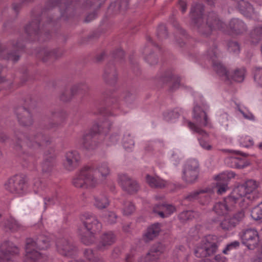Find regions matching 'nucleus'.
<instances>
[{
    "label": "nucleus",
    "instance_id": "f257e3e1",
    "mask_svg": "<svg viewBox=\"0 0 262 262\" xmlns=\"http://www.w3.org/2000/svg\"><path fill=\"white\" fill-rule=\"evenodd\" d=\"M51 138L45 135L41 132H36L30 135H27L22 132L15 133L14 141L12 144L13 148L24 161L33 160L34 154L32 152L26 151L24 149V146L27 147L32 151H38L45 146H47L51 143Z\"/></svg>",
    "mask_w": 262,
    "mask_h": 262
},
{
    "label": "nucleus",
    "instance_id": "f03ea898",
    "mask_svg": "<svg viewBox=\"0 0 262 262\" xmlns=\"http://www.w3.org/2000/svg\"><path fill=\"white\" fill-rule=\"evenodd\" d=\"M204 6L200 3H193L189 13L191 24L203 37H208L213 30H223L225 24L214 12H209L206 17L203 15Z\"/></svg>",
    "mask_w": 262,
    "mask_h": 262
},
{
    "label": "nucleus",
    "instance_id": "7ed1b4c3",
    "mask_svg": "<svg viewBox=\"0 0 262 262\" xmlns=\"http://www.w3.org/2000/svg\"><path fill=\"white\" fill-rule=\"evenodd\" d=\"M111 170L106 162H102L96 166H85L81 168L74 178L73 184L78 188H93L110 174Z\"/></svg>",
    "mask_w": 262,
    "mask_h": 262
},
{
    "label": "nucleus",
    "instance_id": "20e7f679",
    "mask_svg": "<svg viewBox=\"0 0 262 262\" xmlns=\"http://www.w3.org/2000/svg\"><path fill=\"white\" fill-rule=\"evenodd\" d=\"M49 238L39 235L35 239L28 238L26 239L25 262H37L42 258V254L40 250L47 249L50 245Z\"/></svg>",
    "mask_w": 262,
    "mask_h": 262
},
{
    "label": "nucleus",
    "instance_id": "39448f33",
    "mask_svg": "<svg viewBox=\"0 0 262 262\" xmlns=\"http://www.w3.org/2000/svg\"><path fill=\"white\" fill-rule=\"evenodd\" d=\"M257 186L256 181L248 180L232 191L233 196L237 198L239 206L246 207L258 197L256 192Z\"/></svg>",
    "mask_w": 262,
    "mask_h": 262
},
{
    "label": "nucleus",
    "instance_id": "423d86ee",
    "mask_svg": "<svg viewBox=\"0 0 262 262\" xmlns=\"http://www.w3.org/2000/svg\"><path fill=\"white\" fill-rule=\"evenodd\" d=\"M193 118L195 123H192L184 118V124L187 125L194 133L205 137H207V133L201 126H210V122L206 113L203 111L198 105H195L193 110Z\"/></svg>",
    "mask_w": 262,
    "mask_h": 262
},
{
    "label": "nucleus",
    "instance_id": "0eeeda50",
    "mask_svg": "<svg viewBox=\"0 0 262 262\" xmlns=\"http://www.w3.org/2000/svg\"><path fill=\"white\" fill-rule=\"evenodd\" d=\"M205 57L211 62L213 70L219 76L225 79H229V74L226 67L218 60V50L214 42H212V48L207 50Z\"/></svg>",
    "mask_w": 262,
    "mask_h": 262
},
{
    "label": "nucleus",
    "instance_id": "6e6552de",
    "mask_svg": "<svg viewBox=\"0 0 262 262\" xmlns=\"http://www.w3.org/2000/svg\"><path fill=\"white\" fill-rule=\"evenodd\" d=\"M215 236L209 235L202 241L200 246L196 247L194 254L198 257H204L215 253L218 248Z\"/></svg>",
    "mask_w": 262,
    "mask_h": 262
},
{
    "label": "nucleus",
    "instance_id": "1a4fd4ad",
    "mask_svg": "<svg viewBox=\"0 0 262 262\" xmlns=\"http://www.w3.org/2000/svg\"><path fill=\"white\" fill-rule=\"evenodd\" d=\"M199 174V163L194 159L188 160L183 166L182 179L187 184L195 183Z\"/></svg>",
    "mask_w": 262,
    "mask_h": 262
},
{
    "label": "nucleus",
    "instance_id": "9d476101",
    "mask_svg": "<svg viewBox=\"0 0 262 262\" xmlns=\"http://www.w3.org/2000/svg\"><path fill=\"white\" fill-rule=\"evenodd\" d=\"M5 188L11 193L21 195L27 188L26 179L21 175L15 176L8 181L5 184Z\"/></svg>",
    "mask_w": 262,
    "mask_h": 262
},
{
    "label": "nucleus",
    "instance_id": "9b49d317",
    "mask_svg": "<svg viewBox=\"0 0 262 262\" xmlns=\"http://www.w3.org/2000/svg\"><path fill=\"white\" fill-rule=\"evenodd\" d=\"M242 243L249 249L253 250L257 246L259 236L256 230L254 228L243 229L239 233Z\"/></svg>",
    "mask_w": 262,
    "mask_h": 262
},
{
    "label": "nucleus",
    "instance_id": "f8f14e48",
    "mask_svg": "<svg viewBox=\"0 0 262 262\" xmlns=\"http://www.w3.org/2000/svg\"><path fill=\"white\" fill-rule=\"evenodd\" d=\"M233 195L231 192L222 202L215 204L213 208L215 213L219 215H223L232 211L235 204H238L237 198Z\"/></svg>",
    "mask_w": 262,
    "mask_h": 262
},
{
    "label": "nucleus",
    "instance_id": "ddd939ff",
    "mask_svg": "<svg viewBox=\"0 0 262 262\" xmlns=\"http://www.w3.org/2000/svg\"><path fill=\"white\" fill-rule=\"evenodd\" d=\"M56 246L57 252L64 256L73 257L77 253L76 246L72 241L67 238L58 239L56 243Z\"/></svg>",
    "mask_w": 262,
    "mask_h": 262
},
{
    "label": "nucleus",
    "instance_id": "4468645a",
    "mask_svg": "<svg viewBox=\"0 0 262 262\" xmlns=\"http://www.w3.org/2000/svg\"><path fill=\"white\" fill-rule=\"evenodd\" d=\"M0 252L2 259L4 261L13 262L15 257L19 254V249L14 244L9 241L3 242L0 246Z\"/></svg>",
    "mask_w": 262,
    "mask_h": 262
},
{
    "label": "nucleus",
    "instance_id": "2eb2a0df",
    "mask_svg": "<svg viewBox=\"0 0 262 262\" xmlns=\"http://www.w3.org/2000/svg\"><path fill=\"white\" fill-rule=\"evenodd\" d=\"M81 221L85 229L90 233H96L100 231L102 225L96 216L93 214L85 212L81 215Z\"/></svg>",
    "mask_w": 262,
    "mask_h": 262
},
{
    "label": "nucleus",
    "instance_id": "dca6fc26",
    "mask_svg": "<svg viewBox=\"0 0 262 262\" xmlns=\"http://www.w3.org/2000/svg\"><path fill=\"white\" fill-rule=\"evenodd\" d=\"M118 181L122 189L129 194L136 193L139 189L137 181L126 174H118Z\"/></svg>",
    "mask_w": 262,
    "mask_h": 262
},
{
    "label": "nucleus",
    "instance_id": "f3484780",
    "mask_svg": "<svg viewBox=\"0 0 262 262\" xmlns=\"http://www.w3.org/2000/svg\"><path fill=\"white\" fill-rule=\"evenodd\" d=\"M56 155L53 149L45 152L41 164L42 172L46 176H50L56 166Z\"/></svg>",
    "mask_w": 262,
    "mask_h": 262
},
{
    "label": "nucleus",
    "instance_id": "a211bd4d",
    "mask_svg": "<svg viewBox=\"0 0 262 262\" xmlns=\"http://www.w3.org/2000/svg\"><path fill=\"white\" fill-rule=\"evenodd\" d=\"M96 139V132L93 130L85 132L79 140L78 143L81 147L85 149L93 150L98 146Z\"/></svg>",
    "mask_w": 262,
    "mask_h": 262
},
{
    "label": "nucleus",
    "instance_id": "6ab92c4d",
    "mask_svg": "<svg viewBox=\"0 0 262 262\" xmlns=\"http://www.w3.org/2000/svg\"><path fill=\"white\" fill-rule=\"evenodd\" d=\"M63 54L62 51L58 48L51 49L48 47L41 49L38 53V58L43 62L52 61L60 57Z\"/></svg>",
    "mask_w": 262,
    "mask_h": 262
},
{
    "label": "nucleus",
    "instance_id": "aec40b11",
    "mask_svg": "<svg viewBox=\"0 0 262 262\" xmlns=\"http://www.w3.org/2000/svg\"><path fill=\"white\" fill-rule=\"evenodd\" d=\"M116 239V235L112 231L105 232L100 236L96 248L99 251H104L114 244Z\"/></svg>",
    "mask_w": 262,
    "mask_h": 262
},
{
    "label": "nucleus",
    "instance_id": "412c9836",
    "mask_svg": "<svg viewBox=\"0 0 262 262\" xmlns=\"http://www.w3.org/2000/svg\"><path fill=\"white\" fill-rule=\"evenodd\" d=\"M80 160V156L76 150H71L65 154V159L63 161L64 168L72 171L76 168L79 165Z\"/></svg>",
    "mask_w": 262,
    "mask_h": 262
},
{
    "label": "nucleus",
    "instance_id": "4be33fe9",
    "mask_svg": "<svg viewBox=\"0 0 262 262\" xmlns=\"http://www.w3.org/2000/svg\"><path fill=\"white\" fill-rule=\"evenodd\" d=\"M147 43L144 46L142 50V54L144 55V60L150 65H154L158 62V59L156 55L151 53L153 48H158L151 39L150 38H147Z\"/></svg>",
    "mask_w": 262,
    "mask_h": 262
},
{
    "label": "nucleus",
    "instance_id": "5701e85b",
    "mask_svg": "<svg viewBox=\"0 0 262 262\" xmlns=\"http://www.w3.org/2000/svg\"><path fill=\"white\" fill-rule=\"evenodd\" d=\"M74 0H59V1H50L47 4L49 8L54 7L57 5L61 12V16L63 17H68L73 10L72 4Z\"/></svg>",
    "mask_w": 262,
    "mask_h": 262
},
{
    "label": "nucleus",
    "instance_id": "b1692460",
    "mask_svg": "<svg viewBox=\"0 0 262 262\" xmlns=\"http://www.w3.org/2000/svg\"><path fill=\"white\" fill-rule=\"evenodd\" d=\"M20 124L24 126H30L33 123L32 116L30 111L23 106H19L15 110Z\"/></svg>",
    "mask_w": 262,
    "mask_h": 262
},
{
    "label": "nucleus",
    "instance_id": "393cba45",
    "mask_svg": "<svg viewBox=\"0 0 262 262\" xmlns=\"http://www.w3.org/2000/svg\"><path fill=\"white\" fill-rule=\"evenodd\" d=\"M40 18L37 17L35 19L32 20L26 27L25 32L28 36L33 38L32 40L38 39L42 40L41 39V34L42 33L39 26Z\"/></svg>",
    "mask_w": 262,
    "mask_h": 262
},
{
    "label": "nucleus",
    "instance_id": "a878e982",
    "mask_svg": "<svg viewBox=\"0 0 262 262\" xmlns=\"http://www.w3.org/2000/svg\"><path fill=\"white\" fill-rule=\"evenodd\" d=\"M235 174L232 172H226L216 177L217 180L216 182L217 192L219 194L224 193L228 189V183L229 180L233 178Z\"/></svg>",
    "mask_w": 262,
    "mask_h": 262
},
{
    "label": "nucleus",
    "instance_id": "bb28decb",
    "mask_svg": "<svg viewBox=\"0 0 262 262\" xmlns=\"http://www.w3.org/2000/svg\"><path fill=\"white\" fill-rule=\"evenodd\" d=\"M162 244L158 243L154 245L144 257H141L138 262H156L160 254L163 252Z\"/></svg>",
    "mask_w": 262,
    "mask_h": 262
},
{
    "label": "nucleus",
    "instance_id": "cd10ccee",
    "mask_svg": "<svg viewBox=\"0 0 262 262\" xmlns=\"http://www.w3.org/2000/svg\"><path fill=\"white\" fill-rule=\"evenodd\" d=\"M103 78L106 83L110 85H114L117 82L118 74L115 66L108 63L105 68Z\"/></svg>",
    "mask_w": 262,
    "mask_h": 262
},
{
    "label": "nucleus",
    "instance_id": "c85d7f7f",
    "mask_svg": "<svg viewBox=\"0 0 262 262\" xmlns=\"http://www.w3.org/2000/svg\"><path fill=\"white\" fill-rule=\"evenodd\" d=\"M176 211V209L174 206L168 204L157 205L153 209V211L162 218L169 217Z\"/></svg>",
    "mask_w": 262,
    "mask_h": 262
},
{
    "label": "nucleus",
    "instance_id": "c756f323",
    "mask_svg": "<svg viewBox=\"0 0 262 262\" xmlns=\"http://www.w3.org/2000/svg\"><path fill=\"white\" fill-rule=\"evenodd\" d=\"M231 33L235 35H240L246 32L247 28L245 23L241 19L234 18L231 19L228 24Z\"/></svg>",
    "mask_w": 262,
    "mask_h": 262
},
{
    "label": "nucleus",
    "instance_id": "7c9ffc66",
    "mask_svg": "<svg viewBox=\"0 0 262 262\" xmlns=\"http://www.w3.org/2000/svg\"><path fill=\"white\" fill-rule=\"evenodd\" d=\"M62 192L59 188H56L53 190L51 196H47L44 199L45 209L51 205H60L61 202Z\"/></svg>",
    "mask_w": 262,
    "mask_h": 262
},
{
    "label": "nucleus",
    "instance_id": "2f4dec72",
    "mask_svg": "<svg viewBox=\"0 0 262 262\" xmlns=\"http://www.w3.org/2000/svg\"><path fill=\"white\" fill-rule=\"evenodd\" d=\"M212 190L209 188L200 189L192 191L184 197V199L188 201H193L202 197H205L207 201L210 199V194Z\"/></svg>",
    "mask_w": 262,
    "mask_h": 262
},
{
    "label": "nucleus",
    "instance_id": "473e14b6",
    "mask_svg": "<svg viewBox=\"0 0 262 262\" xmlns=\"http://www.w3.org/2000/svg\"><path fill=\"white\" fill-rule=\"evenodd\" d=\"M3 226L6 230H10L12 232H16L25 229L24 226L11 216L5 220Z\"/></svg>",
    "mask_w": 262,
    "mask_h": 262
},
{
    "label": "nucleus",
    "instance_id": "72a5a7b5",
    "mask_svg": "<svg viewBox=\"0 0 262 262\" xmlns=\"http://www.w3.org/2000/svg\"><path fill=\"white\" fill-rule=\"evenodd\" d=\"M163 80L170 82L169 90L170 91H174L179 87L180 79L179 77L171 71L166 72L163 77Z\"/></svg>",
    "mask_w": 262,
    "mask_h": 262
},
{
    "label": "nucleus",
    "instance_id": "f704fd0d",
    "mask_svg": "<svg viewBox=\"0 0 262 262\" xmlns=\"http://www.w3.org/2000/svg\"><path fill=\"white\" fill-rule=\"evenodd\" d=\"M107 97L106 102L108 106L111 107L110 115L116 116L119 114L117 111L120 108L119 103L116 95L111 93L106 94Z\"/></svg>",
    "mask_w": 262,
    "mask_h": 262
},
{
    "label": "nucleus",
    "instance_id": "c9c22d12",
    "mask_svg": "<svg viewBox=\"0 0 262 262\" xmlns=\"http://www.w3.org/2000/svg\"><path fill=\"white\" fill-rule=\"evenodd\" d=\"M237 7L242 13L247 17L256 15L254 9L252 6L245 0H239L237 4Z\"/></svg>",
    "mask_w": 262,
    "mask_h": 262
},
{
    "label": "nucleus",
    "instance_id": "e433bc0d",
    "mask_svg": "<svg viewBox=\"0 0 262 262\" xmlns=\"http://www.w3.org/2000/svg\"><path fill=\"white\" fill-rule=\"evenodd\" d=\"M161 230V225L155 223L149 226L144 235V239L146 242L154 239L159 234Z\"/></svg>",
    "mask_w": 262,
    "mask_h": 262
},
{
    "label": "nucleus",
    "instance_id": "4c0bfd02",
    "mask_svg": "<svg viewBox=\"0 0 262 262\" xmlns=\"http://www.w3.org/2000/svg\"><path fill=\"white\" fill-rule=\"evenodd\" d=\"M146 181L148 184L152 188H163L167 184L166 181L159 177H152L149 174L146 175Z\"/></svg>",
    "mask_w": 262,
    "mask_h": 262
},
{
    "label": "nucleus",
    "instance_id": "58836bf2",
    "mask_svg": "<svg viewBox=\"0 0 262 262\" xmlns=\"http://www.w3.org/2000/svg\"><path fill=\"white\" fill-rule=\"evenodd\" d=\"M226 162L231 167L237 169L243 168L247 165L244 159L234 157L227 158Z\"/></svg>",
    "mask_w": 262,
    "mask_h": 262
},
{
    "label": "nucleus",
    "instance_id": "ea45409f",
    "mask_svg": "<svg viewBox=\"0 0 262 262\" xmlns=\"http://www.w3.org/2000/svg\"><path fill=\"white\" fill-rule=\"evenodd\" d=\"M94 206L98 209H104L109 205L107 198L103 194L94 196Z\"/></svg>",
    "mask_w": 262,
    "mask_h": 262
},
{
    "label": "nucleus",
    "instance_id": "a19ab883",
    "mask_svg": "<svg viewBox=\"0 0 262 262\" xmlns=\"http://www.w3.org/2000/svg\"><path fill=\"white\" fill-rule=\"evenodd\" d=\"M12 46L15 50V52L8 53L7 58L8 60H12V61L15 62H17L19 59L18 51L20 50L23 49L24 46L23 45L20 44L18 41L13 42Z\"/></svg>",
    "mask_w": 262,
    "mask_h": 262
},
{
    "label": "nucleus",
    "instance_id": "79ce46f5",
    "mask_svg": "<svg viewBox=\"0 0 262 262\" xmlns=\"http://www.w3.org/2000/svg\"><path fill=\"white\" fill-rule=\"evenodd\" d=\"M262 38V25L255 27L250 34V41L253 44H256Z\"/></svg>",
    "mask_w": 262,
    "mask_h": 262
},
{
    "label": "nucleus",
    "instance_id": "37998d69",
    "mask_svg": "<svg viewBox=\"0 0 262 262\" xmlns=\"http://www.w3.org/2000/svg\"><path fill=\"white\" fill-rule=\"evenodd\" d=\"M200 214L198 212L192 210H185L181 212L179 215V219L182 222H185L187 221L191 220L195 217H198Z\"/></svg>",
    "mask_w": 262,
    "mask_h": 262
},
{
    "label": "nucleus",
    "instance_id": "c03bdc74",
    "mask_svg": "<svg viewBox=\"0 0 262 262\" xmlns=\"http://www.w3.org/2000/svg\"><path fill=\"white\" fill-rule=\"evenodd\" d=\"M89 89L88 84L85 81H82L74 85L71 88V91L72 95H75L78 93H85Z\"/></svg>",
    "mask_w": 262,
    "mask_h": 262
},
{
    "label": "nucleus",
    "instance_id": "a18cd8bd",
    "mask_svg": "<svg viewBox=\"0 0 262 262\" xmlns=\"http://www.w3.org/2000/svg\"><path fill=\"white\" fill-rule=\"evenodd\" d=\"M96 233H85L81 234V241L85 245L89 246L93 244L96 241L95 237Z\"/></svg>",
    "mask_w": 262,
    "mask_h": 262
},
{
    "label": "nucleus",
    "instance_id": "49530a36",
    "mask_svg": "<svg viewBox=\"0 0 262 262\" xmlns=\"http://www.w3.org/2000/svg\"><path fill=\"white\" fill-rule=\"evenodd\" d=\"M245 74V69L244 68L237 69L234 71L230 77L233 80L237 82H241L244 80Z\"/></svg>",
    "mask_w": 262,
    "mask_h": 262
},
{
    "label": "nucleus",
    "instance_id": "de8ad7c7",
    "mask_svg": "<svg viewBox=\"0 0 262 262\" xmlns=\"http://www.w3.org/2000/svg\"><path fill=\"white\" fill-rule=\"evenodd\" d=\"M220 226L225 231L231 230L236 227L230 216L226 217L220 223Z\"/></svg>",
    "mask_w": 262,
    "mask_h": 262
},
{
    "label": "nucleus",
    "instance_id": "09e8293b",
    "mask_svg": "<svg viewBox=\"0 0 262 262\" xmlns=\"http://www.w3.org/2000/svg\"><path fill=\"white\" fill-rule=\"evenodd\" d=\"M122 144L125 149H131L134 147L135 142L129 133L126 132L124 134Z\"/></svg>",
    "mask_w": 262,
    "mask_h": 262
},
{
    "label": "nucleus",
    "instance_id": "8fccbe9b",
    "mask_svg": "<svg viewBox=\"0 0 262 262\" xmlns=\"http://www.w3.org/2000/svg\"><path fill=\"white\" fill-rule=\"evenodd\" d=\"M245 217V211L243 209L235 212L230 216L235 226L242 222Z\"/></svg>",
    "mask_w": 262,
    "mask_h": 262
},
{
    "label": "nucleus",
    "instance_id": "3c124183",
    "mask_svg": "<svg viewBox=\"0 0 262 262\" xmlns=\"http://www.w3.org/2000/svg\"><path fill=\"white\" fill-rule=\"evenodd\" d=\"M168 33L166 26L164 25H160L157 29V37L160 40L162 41L167 37Z\"/></svg>",
    "mask_w": 262,
    "mask_h": 262
},
{
    "label": "nucleus",
    "instance_id": "603ef678",
    "mask_svg": "<svg viewBox=\"0 0 262 262\" xmlns=\"http://www.w3.org/2000/svg\"><path fill=\"white\" fill-rule=\"evenodd\" d=\"M163 116L164 119L168 122H173L175 119L179 117V114L177 111H170L164 113Z\"/></svg>",
    "mask_w": 262,
    "mask_h": 262
},
{
    "label": "nucleus",
    "instance_id": "864d4df0",
    "mask_svg": "<svg viewBox=\"0 0 262 262\" xmlns=\"http://www.w3.org/2000/svg\"><path fill=\"white\" fill-rule=\"evenodd\" d=\"M102 218L104 222L112 224L116 223L117 215L114 212L107 211L103 215Z\"/></svg>",
    "mask_w": 262,
    "mask_h": 262
},
{
    "label": "nucleus",
    "instance_id": "5fc2aeb1",
    "mask_svg": "<svg viewBox=\"0 0 262 262\" xmlns=\"http://www.w3.org/2000/svg\"><path fill=\"white\" fill-rule=\"evenodd\" d=\"M123 205V213L124 215H128L132 214L135 209L134 205L129 201L124 202Z\"/></svg>",
    "mask_w": 262,
    "mask_h": 262
},
{
    "label": "nucleus",
    "instance_id": "6e6d98bb",
    "mask_svg": "<svg viewBox=\"0 0 262 262\" xmlns=\"http://www.w3.org/2000/svg\"><path fill=\"white\" fill-rule=\"evenodd\" d=\"M120 138L119 130L113 133L109 137L107 145L111 146L116 144L119 141Z\"/></svg>",
    "mask_w": 262,
    "mask_h": 262
},
{
    "label": "nucleus",
    "instance_id": "4d7b16f0",
    "mask_svg": "<svg viewBox=\"0 0 262 262\" xmlns=\"http://www.w3.org/2000/svg\"><path fill=\"white\" fill-rule=\"evenodd\" d=\"M228 50L230 52L237 54L240 51L239 46L236 41H230L228 43Z\"/></svg>",
    "mask_w": 262,
    "mask_h": 262
},
{
    "label": "nucleus",
    "instance_id": "13d9d810",
    "mask_svg": "<svg viewBox=\"0 0 262 262\" xmlns=\"http://www.w3.org/2000/svg\"><path fill=\"white\" fill-rule=\"evenodd\" d=\"M253 73L255 81L262 86V68H255Z\"/></svg>",
    "mask_w": 262,
    "mask_h": 262
},
{
    "label": "nucleus",
    "instance_id": "bf43d9fd",
    "mask_svg": "<svg viewBox=\"0 0 262 262\" xmlns=\"http://www.w3.org/2000/svg\"><path fill=\"white\" fill-rule=\"evenodd\" d=\"M84 255L90 262H94L99 259L95 255L93 250L91 249H86L84 251Z\"/></svg>",
    "mask_w": 262,
    "mask_h": 262
},
{
    "label": "nucleus",
    "instance_id": "052dcab7",
    "mask_svg": "<svg viewBox=\"0 0 262 262\" xmlns=\"http://www.w3.org/2000/svg\"><path fill=\"white\" fill-rule=\"evenodd\" d=\"M111 127V123L108 120H105L102 123L98 125L97 131L99 133H105Z\"/></svg>",
    "mask_w": 262,
    "mask_h": 262
},
{
    "label": "nucleus",
    "instance_id": "680f3d73",
    "mask_svg": "<svg viewBox=\"0 0 262 262\" xmlns=\"http://www.w3.org/2000/svg\"><path fill=\"white\" fill-rule=\"evenodd\" d=\"M129 0H117L115 3V6L120 11L126 10L128 6Z\"/></svg>",
    "mask_w": 262,
    "mask_h": 262
},
{
    "label": "nucleus",
    "instance_id": "e2e57ef3",
    "mask_svg": "<svg viewBox=\"0 0 262 262\" xmlns=\"http://www.w3.org/2000/svg\"><path fill=\"white\" fill-rule=\"evenodd\" d=\"M45 184H42V181L39 179L35 180L33 184L34 191L35 193H39L45 188Z\"/></svg>",
    "mask_w": 262,
    "mask_h": 262
},
{
    "label": "nucleus",
    "instance_id": "0e129e2a",
    "mask_svg": "<svg viewBox=\"0 0 262 262\" xmlns=\"http://www.w3.org/2000/svg\"><path fill=\"white\" fill-rule=\"evenodd\" d=\"M122 97L127 106L132 104L134 98V96L128 91L124 92L122 95Z\"/></svg>",
    "mask_w": 262,
    "mask_h": 262
},
{
    "label": "nucleus",
    "instance_id": "69168bd1",
    "mask_svg": "<svg viewBox=\"0 0 262 262\" xmlns=\"http://www.w3.org/2000/svg\"><path fill=\"white\" fill-rule=\"evenodd\" d=\"M239 246V243L237 241H233L227 245L226 248L223 250V253L227 254L228 252L233 249H235Z\"/></svg>",
    "mask_w": 262,
    "mask_h": 262
},
{
    "label": "nucleus",
    "instance_id": "338daca9",
    "mask_svg": "<svg viewBox=\"0 0 262 262\" xmlns=\"http://www.w3.org/2000/svg\"><path fill=\"white\" fill-rule=\"evenodd\" d=\"M219 121L223 126L227 127L228 125V115L227 113H224L220 115L219 117Z\"/></svg>",
    "mask_w": 262,
    "mask_h": 262
},
{
    "label": "nucleus",
    "instance_id": "774afa93",
    "mask_svg": "<svg viewBox=\"0 0 262 262\" xmlns=\"http://www.w3.org/2000/svg\"><path fill=\"white\" fill-rule=\"evenodd\" d=\"M74 95L72 94L71 91L70 92L68 90H65L60 96V100L62 101L67 102L70 100Z\"/></svg>",
    "mask_w": 262,
    "mask_h": 262
}]
</instances>
